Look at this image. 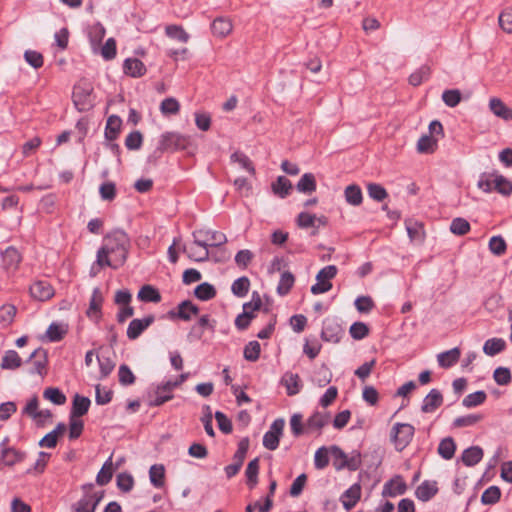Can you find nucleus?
<instances>
[{"label":"nucleus","mask_w":512,"mask_h":512,"mask_svg":"<svg viewBox=\"0 0 512 512\" xmlns=\"http://www.w3.org/2000/svg\"><path fill=\"white\" fill-rule=\"evenodd\" d=\"M329 449L322 446L316 452L314 456V466L316 469H324L329 464Z\"/></svg>","instance_id":"e2e57ef3"},{"label":"nucleus","mask_w":512,"mask_h":512,"mask_svg":"<svg viewBox=\"0 0 512 512\" xmlns=\"http://www.w3.org/2000/svg\"><path fill=\"white\" fill-rule=\"evenodd\" d=\"M443 404V395L437 389H432L423 399L421 411L432 413Z\"/></svg>","instance_id":"4468645a"},{"label":"nucleus","mask_w":512,"mask_h":512,"mask_svg":"<svg viewBox=\"0 0 512 512\" xmlns=\"http://www.w3.org/2000/svg\"><path fill=\"white\" fill-rule=\"evenodd\" d=\"M160 110L165 115H174L179 112L180 105L175 98L169 97L161 102Z\"/></svg>","instance_id":"338daca9"},{"label":"nucleus","mask_w":512,"mask_h":512,"mask_svg":"<svg viewBox=\"0 0 512 512\" xmlns=\"http://www.w3.org/2000/svg\"><path fill=\"white\" fill-rule=\"evenodd\" d=\"M119 383L123 386L132 385L135 383L136 377L126 364H122L118 370Z\"/></svg>","instance_id":"680f3d73"},{"label":"nucleus","mask_w":512,"mask_h":512,"mask_svg":"<svg viewBox=\"0 0 512 512\" xmlns=\"http://www.w3.org/2000/svg\"><path fill=\"white\" fill-rule=\"evenodd\" d=\"M456 451V444L452 437L442 439L438 446V454L445 460H450L454 457Z\"/></svg>","instance_id":"4c0bfd02"},{"label":"nucleus","mask_w":512,"mask_h":512,"mask_svg":"<svg viewBox=\"0 0 512 512\" xmlns=\"http://www.w3.org/2000/svg\"><path fill=\"white\" fill-rule=\"evenodd\" d=\"M470 230V224L469 222L464 218H455L452 220L450 224V231L455 235H465Z\"/></svg>","instance_id":"052dcab7"},{"label":"nucleus","mask_w":512,"mask_h":512,"mask_svg":"<svg viewBox=\"0 0 512 512\" xmlns=\"http://www.w3.org/2000/svg\"><path fill=\"white\" fill-rule=\"evenodd\" d=\"M430 73V67L427 65H422L409 76V83L415 87L419 86L423 81H426L429 78Z\"/></svg>","instance_id":"8fccbe9b"},{"label":"nucleus","mask_w":512,"mask_h":512,"mask_svg":"<svg viewBox=\"0 0 512 512\" xmlns=\"http://www.w3.org/2000/svg\"><path fill=\"white\" fill-rule=\"evenodd\" d=\"M361 497V486L358 483L353 484L341 496L340 500L345 510L350 511L355 507Z\"/></svg>","instance_id":"2eb2a0df"},{"label":"nucleus","mask_w":512,"mask_h":512,"mask_svg":"<svg viewBox=\"0 0 512 512\" xmlns=\"http://www.w3.org/2000/svg\"><path fill=\"white\" fill-rule=\"evenodd\" d=\"M295 278L292 273L290 272H284L281 275L278 287H277V293L281 296H284L288 294L293 287Z\"/></svg>","instance_id":"864d4df0"},{"label":"nucleus","mask_w":512,"mask_h":512,"mask_svg":"<svg viewBox=\"0 0 512 512\" xmlns=\"http://www.w3.org/2000/svg\"><path fill=\"white\" fill-rule=\"evenodd\" d=\"M66 334L67 328L56 322H52L46 331V337L50 342L61 341Z\"/></svg>","instance_id":"c03bdc74"},{"label":"nucleus","mask_w":512,"mask_h":512,"mask_svg":"<svg viewBox=\"0 0 512 512\" xmlns=\"http://www.w3.org/2000/svg\"><path fill=\"white\" fill-rule=\"evenodd\" d=\"M113 476V462L112 457L110 456L105 463L103 464L102 468L98 472L96 476V482L100 486H104L108 484Z\"/></svg>","instance_id":"58836bf2"},{"label":"nucleus","mask_w":512,"mask_h":512,"mask_svg":"<svg viewBox=\"0 0 512 512\" xmlns=\"http://www.w3.org/2000/svg\"><path fill=\"white\" fill-rule=\"evenodd\" d=\"M494 189L503 196H510L512 194V181L507 179L501 174L493 173Z\"/></svg>","instance_id":"7c9ffc66"},{"label":"nucleus","mask_w":512,"mask_h":512,"mask_svg":"<svg viewBox=\"0 0 512 512\" xmlns=\"http://www.w3.org/2000/svg\"><path fill=\"white\" fill-rule=\"evenodd\" d=\"M1 461L6 466H13L16 463L22 462L25 458V452L11 448H4L0 452Z\"/></svg>","instance_id":"bb28decb"},{"label":"nucleus","mask_w":512,"mask_h":512,"mask_svg":"<svg viewBox=\"0 0 512 512\" xmlns=\"http://www.w3.org/2000/svg\"><path fill=\"white\" fill-rule=\"evenodd\" d=\"M43 396L55 405H63L66 402L65 394L58 388H46L43 392Z\"/></svg>","instance_id":"3c124183"},{"label":"nucleus","mask_w":512,"mask_h":512,"mask_svg":"<svg viewBox=\"0 0 512 512\" xmlns=\"http://www.w3.org/2000/svg\"><path fill=\"white\" fill-rule=\"evenodd\" d=\"M330 421L329 414L314 412L306 421L305 428L307 431H319L325 427Z\"/></svg>","instance_id":"4be33fe9"},{"label":"nucleus","mask_w":512,"mask_h":512,"mask_svg":"<svg viewBox=\"0 0 512 512\" xmlns=\"http://www.w3.org/2000/svg\"><path fill=\"white\" fill-rule=\"evenodd\" d=\"M32 360L33 368L30 370V373L44 375L46 373V366L48 364L47 351L43 348L34 350L27 359V362Z\"/></svg>","instance_id":"9d476101"},{"label":"nucleus","mask_w":512,"mask_h":512,"mask_svg":"<svg viewBox=\"0 0 512 512\" xmlns=\"http://www.w3.org/2000/svg\"><path fill=\"white\" fill-rule=\"evenodd\" d=\"M102 303H103V296H102L101 290L98 287H96L93 289V292H92L89 308L87 310V315L92 316L93 314H95L96 316L99 317L101 315Z\"/></svg>","instance_id":"a19ab883"},{"label":"nucleus","mask_w":512,"mask_h":512,"mask_svg":"<svg viewBox=\"0 0 512 512\" xmlns=\"http://www.w3.org/2000/svg\"><path fill=\"white\" fill-rule=\"evenodd\" d=\"M368 195L375 201L382 202L388 197L386 189L377 183H369L367 186Z\"/></svg>","instance_id":"13d9d810"},{"label":"nucleus","mask_w":512,"mask_h":512,"mask_svg":"<svg viewBox=\"0 0 512 512\" xmlns=\"http://www.w3.org/2000/svg\"><path fill=\"white\" fill-rule=\"evenodd\" d=\"M501 490L498 486H490L481 495V502L484 505H493L499 501Z\"/></svg>","instance_id":"09e8293b"},{"label":"nucleus","mask_w":512,"mask_h":512,"mask_svg":"<svg viewBox=\"0 0 512 512\" xmlns=\"http://www.w3.org/2000/svg\"><path fill=\"white\" fill-rule=\"evenodd\" d=\"M130 246V238L124 230L111 231L104 237L103 245L97 251L96 264L101 268H120L127 260Z\"/></svg>","instance_id":"f257e3e1"},{"label":"nucleus","mask_w":512,"mask_h":512,"mask_svg":"<svg viewBox=\"0 0 512 512\" xmlns=\"http://www.w3.org/2000/svg\"><path fill=\"white\" fill-rule=\"evenodd\" d=\"M211 30L215 36L223 38L232 31V23L227 18L218 17L212 22Z\"/></svg>","instance_id":"cd10ccee"},{"label":"nucleus","mask_w":512,"mask_h":512,"mask_svg":"<svg viewBox=\"0 0 512 512\" xmlns=\"http://www.w3.org/2000/svg\"><path fill=\"white\" fill-rule=\"evenodd\" d=\"M199 313V307L193 304L190 300H184L178 304L176 310H170L168 316L170 319H181L183 321H190L193 316Z\"/></svg>","instance_id":"6e6552de"},{"label":"nucleus","mask_w":512,"mask_h":512,"mask_svg":"<svg viewBox=\"0 0 512 512\" xmlns=\"http://www.w3.org/2000/svg\"><path fill=\"white\" fill-rule=\"evenodd\" d=\"M122 120L117 115H111L108 117L105 126V138L109 142L114 141L119 136L121 131Z\"/></svg>","instance_id":"5701e85b"},{"label":"nucleus","mask_w":512,"mask_h":512,"mask_svg":"<svg viewBox=\"0 0 512 512\" xmlns=\"http://www.w3.org/2000/svg\"><path fill=\"white\" fill-rule=\"evenodd\" d=\"M344 334L345 330L336 317H327L324 319L321 331L323 341L338 343Z\"/></svg>","instance_id":"423d86ee"},{"label":"nucleus","mask_w":512,"mask_h":512,"mask_svg":"<svg viewBox=\"0 0 512 512\" xmlns=\"http://www.w3.org/2000/svg\"><path fill=\"white\" fill-rule=\"evenodd\" d=\"M258 474H259V458H254L251 460L245 471V475L247 478V485L250 489H254L258 483Z\"/></svg>","instance_id":"c9c22d12"},{"label":"nucleus","mask_w":512,"mask_h":512,"mask_svg":"<svg viewBox=\"0 0 512 512\" xmlns=\"http://www.w3.org/2000/svg\"><path fill=\"white\" fill-rule=\"evenodd\" d=\"M407 486L402 477L397 475L385 483L383 487V495L395 497L403 495L406 492Z\"/></svg>","instance_id":"dca6fc26"},{"label":"nucleus","mask_w":512,"mask_h":512,"mask_svg":"<svg viewBox=\"0 0 512 512\" xmlns=\"http://www.w3.org/2000/svg\"><path fill=\"white\" fill-rule=\"evenodd\" d=\"M489 108L495 116L505 121L512 120V108H509L501 99L491 98Z\"/></svg>","instance_id":"a211bd4d"},{"label":"nucleus","mask_w":512,"mask_h":512,"mask_svg":"<svg viewBox=\"0 0 512 512\" xmlns=\"http://www.w3.org/2000/svg\"><path fill=\"white\" fill-rule=\"evenodd\" d=\"M506 348V342L502 338H490L483 345V352L488 356H495Z\"/></svg>","instance_id":"72a5a7b5"},{"label":"nucleus","mask_w":512,"mask_h":512,"mask_svg":"<svg viewBox=\"0 0 512 512\" xmlns=\"http://www.w3.org/2000/svg\"><path fill=\"white\" fill-rule=\"evenodd\" d=\"M123 70L126 75L134 78L141 77L146 73L145 65L137 58H127L124 61Z\"/></svg>","instance_id":"6ab92c4d"},{"label":"nucleus","mask_w":512,"mask_h":512,"mask_svg":"<svg viewBox=\"0 0 512 512\" xmlns=\"http://www.w3.org/2000/svg\"><path fill=\"white\" fill-rule=\"evenodd\" d=\"M17 309L12 304H5L0 308V322L3 326H9L16 315Z\"/></svg>","instance_id":"bf43d9fd"},{"label":"nucleus","mask_w":512,"mask_h":512,"mask_svg":"<svg viewBox=\"0 0 512 512\" xmlns=\"http://www.w3.org/2000/svg\"><path fill=\"white\" fill-rule=\"evenodd\" d=\"M116 484L122 492H129L134 486V478L130 473L122 472L117 475Z\"/></svg>","instance_id":"4d7b16f0"},{"label":"nucleus","mask_w":512,"mask_h":512,"mask_svg":"<svg viewBox=\"0 0 512 512\" xmlns=\"http://www.w3.org/2000/svg\"><path fill=\"white\" fill-rule=\"evenodd\" d=\"M216 293L215 287L208 282L199 284L194 290L195 297L201 301L213 299L216 296Z\"/></svg>","instance_id":"ea45409f"},{"label":"nucleus","mask_w":512,"mask_h":512,"mask_svg":"<svg viewBox=\"0 0 512 512\" xmlns=\"http://www.w3.org/2000/svg\"><path fill=\"white\" fill-rule=\"evenodd\" d=\"M190 145V137L177 132H166L160 137L154 154H162L166 151L185 150Z\"/></svg>","instance_id":"f03ea898"},{"label":"nucleus","mask_w":512,"mask_h":512,"mask_svg":"<svg viewBox=\"0 0 512 512\" xmlns=\"http://www.w3.org/2000/svg\"><path fill=\"white\" fill-rule=\"evenodd\" d=\"M154 321L155 316L153 314H149L142 319H133L127 328L128 339H137Z\"/></svg>","instance_id":"1a4fd4ad"},{"label":"nucleus","mask_w":512,"mask_h":512,"mask_svg":"<svg viewBox=\"0 0 512 512\" xmlns=\"http://www.w3.org/2000/svg\"><path fill=\"white\" fill-rule=\"evenodd\" d=\"M250 289V280L246 276L237 278L231 286L232 293L237 297H245Z\"/></svg>","instance_id":"37998d69"},{"label":"nucleus","mask_w":512,"mask_h":512,"mask_svg":"<svg viewBox=\"0 0 512 512\" xmlns=\"http://www.w3.org/2000/svg\"><path fill=\"white\" fill-rule=\"evenodd\" d=\"M261 346L258 341L253 340L245 345L243 356L247 361L255 362L259 359Z\"/></svg>","instance_id":"49530a36"},{"label":"nucleus","mask_w":512,"mask_h":512,"mask_svg":"<svg viewBox=\"0 0 512 512\" xmlns=\"http://www.w3.org/2000/svg\"><path fill=\"white\" fill-rule=\"evenodd\" d=\"M344 195L346 202L352 206H359L363 201L361 188L356 184L347 186Z\"/></svg>","instance_id":"e433bc0d"},{"label":"nucleus","mask_w":512,"mask_h":512,"mask_svg":"<svg viewBox=\"0 0 512 512\" xmlns=\"http://www.w3.org/2000/svg\"><path fill=\"white\" fill-rule=\"evenodd\" d=\"M489 250L496 256L503 255L507 250V244L504 238L500 235L493 236L489 240Z\"/></svg>","instance_id":"de8ad7c7"},{"label":"nucleus","mask_w":512,"mask_h":512,"mask_svg":"<svg viewBox=\"0 0 512 512\" xmlns=\"http://www.w3.org/2000/svg\"><path fill=\"white\" fill-rule=\"evenodd\" d=\"M362 464L361 454L359 451H353L350 456H346L345 460L342 462H333V465L336 470H342L347 468L350 471H356L360 468Z\"/></svg>","instance_id":"393cba45"},{"label":"nucleus","mask_w":512,"mask_h":512,"mask_svg":"<svg viewBox=\"0 0 512 512\" xmlns=\"http://www.w3.org/2000/svg\"><path fill=\"white\" fill-rule=\"evenodd\" d=\"M437 146V140L430 135H423L417 142V150L420 153H432Z\"/></svg>","instance_id":"603ef678"},{"label":"nucleus","mask_w":512,"mask_h":512,"mask_svg":"<svg viewBox=\"0 0 512 512\" xmlns=\"http://www.w3.org/2000/svg\"><path fill=\"white\" fill-rule=\"evenodd\" d=\"M442 100L448 107H456L461 101V93L458 89L445 90L442 94Z\"/></svg>","instance_id":"69168bd1"},{"label":"nucleus","mask_w":512,"mask_h":512,"mask_svg":"<svg viewBox=\"0 0 512 512\" xmlns=\"http://www.w3.org/2000/svg\"><path fill=\"white\" fill-rule=\"evenodd\" d=\"M30 294L34 299L46 301L54 295V289L47 281H36L30 286Z\"/></svg>","instance_id":"9b49d317"},{"label":"nucleus","mask_w":512,"mask_h":512,"mask_svg":"<svg viewBox=\"0 0 512 512\" xmlns=\"http://www.w3.org/2000/svg\"><path fill=\"white\" fill-rule=\"evenodd\" d=\"M338 269L335 265H328L322 268L316 275L317 283L312 285L311 293L314 295L323 294L332 289L330 282L337 275Z\"/></svg>","instance_id":"39448f33"},{"label":"nucleus","mask_w":512,"mask_h":512,"mask_svg":"<svg viewBox=\"0 0 512 512\" xmlns=\"http://www.w3.org/2000/svg\"><path fill=\"white\" fill-rule=\"evenodd\" d=\"M437 492V483L435 481L430 482L426 480L417 487L415 495L419 500L426 502L432 499Z\"/></svg>","instance_id":"aec40b11"},{"label":"nucleus","mask_w":512,"mask_h":512,"mask_svg":"<svg viewBox=\"0 0 512 512\" xmlns=\"http://www.w3.org/2000/svg\"><path fill=\"white\" fill-rule=\"evenodd\" d=\"M483 458V449L479 446H471L465 449L461 455L463 464L472 467L478 464Z\"/></svg>","instance_id":"412c9836"},{"label":"nucleus","mask_w":512,"mask_h":512,"mask_svg":"<svg viewBox=\"0 0 512 512\" xmlns=\"http://www.w3.org/2000/svg\"><path fill=\"white\" fill-rule=\"evenodd\" d=\"M22 365V359L15 350H7L1 360V368L4 370H15Z\"/></svg>","instance_id":"c85d7f7f"},{"label":"nucleus","mask_w":512,"mask_h":512,"mask_svg":"<svg viewBox=\"0 0 512 512\" xmlns=\"http://www.w3.org/2000/svg\"><path fill=\"white\" fill-rule=\"evenodd\" d=\"M73 102L79 111H87L93 105L91 102V89H84L80 86H76L73 92Z\"/></svg>","instance_id":"f8f14e48"},{"label":"nucleus","mask_w":512,"mask_h":512,"mask_svg":"<svg viewBox=\"0 0 512 512\" xmlns=\"http://www.w3.org/2000/svg\"><path fill=\"white\" fill-rule=\"evenodd\" d=\"M293 186L291 181L285 176H279L275 182L272 183V191L280 198L287 197Z\"/></svg>","instance_id":"c756f323"},{"label":"nucleus","mask_w":512,"mask_h":512,"mask_svg":"<svg viewBox=\"0 0 512 512\" xmlns=\"http://www.w3.org/2000/svg\"><path fill=\"white\" fill-rule=\"evenodd\" d=\"M165 386V382L158 384L153 392L149 393L150 400L148 405L150 407H158L163 405L165 402L173 398V390H164L162 387Z\"/></svg>","instance_id":"ddd939ff"},{"label":"nucleus","mask_w":512,"mask_h":512,"mask_svg":"<svg viewBox=\"0 0 512 512\" xmlns=\"http://www.w3.org/2000/svg\"><path fill=\"white\" fill-rule=\"evenodd\" d=\"M194 245L200 248L218 247L227 242L224 233L210 229H198L192 234Z\"/></svg>","instance_id":"20e7f679"},{"label":"nucleus","mask_w":512,"mask_h":512,"mask_svg":"<svg viewBox=\"0 0 512 512\" xmlns=\"http://www.w3.org/2000/svg\"><path fill=\"white\" fill-rule=\"evenodd\" d=\"M482 419V414H469L465 416H460L453 421V426L456 428L469 427L480 422Z\"/></svg>","instance_id":"6e6d98bb"},{"label":"nucleus","mask_w":512,"mask_h":512,"mask_svg":"<svg viewBox=\"0 0 512 512\" xmlns=\"http://www.w3.org/2000/svg\"><path fill=\"white\" fill-rule=\"evenodd\" d=\"M487 395L484 391H476L474 393H470L462 401V405L466 408L476 407L485 402Z\"/></svg>","instance_id":"a18cd8bd"},{"label":"nucleus","mask_w":512,"mask_h":512,"mask_svg":"<svg viewBox=\"0 0 512 512\" xmlns=\"http://www.w3.org/2000/svg\"><path fill=\"white\" fill-rule=\"evenodd\" d=\"M461 355V351L458 347H454L448 351L442 352L438 354L437 360L438 364L442 368H449L455 365Z\"/></svg>","instance_id":"a878e982"},{"label":"nucleus","mask_w":512,"mask_h":512,"mask_svg":"<svg viewBox=\"0 0 512 512\" xmlns=\"http://www.w3.org/2000/svg\"><path fill=\"white\" fill-rule=\"evenodd\" d=\"M316 179L312 173H305L298 181L296 188L299 192L304 194H311L316 191Z\"/></svg>","instance_id":"473e14b6"},{"label":"nucleus","mask_w":512,"mask_h":512,"mask_svg":"<svg viewBox=\"0 0 512 512\" xmlns=\"http://www.w3.org/2000/svg\"><path fill=\"white\" fill-rule=\"evenodd\" d=\"M281 384L285 386L288 396L298 394L302 388L300 377L296 373L286 372L281 378Z\"/></svg>","instance_id":"f3484780"},{"label":"nucleus","mask_w":512,"mask_h":512,"mask_svg":"<svg viewBox=\"0 0 512 512\" xmlns=\"http://www.w3.org/2000/svg\"><path fill=\"white\" fill-rule=\"evenodd\" d=\"M498 22L506 33H512V8L504 9L498 17Z\"/></svg>","instance_id":"774afa93"},{"label":"nucleus","mask_w":512,"mask_h":512,"mask_svg":"<svg viewBox=\"0 0 512 512\" xmlns=\"http://www.w3.org/2000/svg\"><path fill=\"white\" fill-rule=\"evenodd\" d=\"M149 478L151 484L156 488L164 486L165 469L161 464H154L150 467Z\"/></svg>","instance_id":"79ce46f5"},{"label":"nucleus","mask_w":512,"mask_h":512,"mask_svg":"<svg viewBox=\"0 0 512 512\" xmlns=\"http://www.w3.org/2000/svg\"><path fill=\"white\" fill-rule=\"evenodd\" d=\"M2 260L6 269H16L21 261V256L16 248L10 246L2 253Z\"/></svg>","instance_id":"2f4dec72"},{"label":"nucleus","mask_w":512,"mask_h":512,"mask_svg":"<svg viewBox=\"0 0 512 512\" xmlns=\"http://www.w3.org/2000/svg\"><path fill=\"white\" fill-rule=\"evenodd\" d=\"M285 421L283 418L275 419L270 425L269 430L263 436V446L274 451L279 446L280 438L283 434Z\"/></svg>","instance_id":"0eeeda50"},{"label":"nucleus","mask_w":512,"mask_h":512,"mask_svg":"<svg viewBox=\"0 0 512 512\" xmlns=\"http://www.w3.org/2000/svg\"><path fill=\"white\" fill-rule=\"evenodd\" d=\"M90 405H91V401L88 397L81 396L79 394H75V396L73 398V402H72V409H71L70 416L79 418V417L85 415L88 412Z\"/></svg>","instance_id":"b1692460"},{"label":"nucleus","mask_w":512,"mask_h":512,"mask_svg":"<svg viewBox=\"0 0 512 512\" xmlns=\"http://www.w3.org/2000/svg\"><path fill=\"white\" fill-rule=\"evenodd\" d=\"M296 224L302 229L314 228L316 227V215L308 212H301L296 218Z\"/></svg>","instance_id":"0e129e2a"},{"label":"nucleus","mask_w":512,"mask_h":512,"mask_svg":"<svg viewBox=\"0 0 512 512\" xmlns=\"http://www.w3.org/2000/svg\"><path fill=\"white\" fill-rule=\"evenodd\" d=\"M415 428L409 423H395L390 431V440L395 449L403 451L412 441Z\"/></svg>","instance_id":"7ed1b4c3"},{"label":"nucleus","mask_w":512,"mask_h":512,"mask_svg":"<svg viewBox=\"0 0 512 512\" xmlns=\"http://www.w3.org/2000/svg\"><path fill=\"white\" fill-rule=\"evenodd\" d=\"M166 35L170 38L177 39L182 43H186L189 40V34L179 25H168L165 28Z\"/></svg>","instance_id":"5fc2aeb1"},{"label":"nucleus","mask_w":512,"mask_h":512,"mask_svg":"<svg viewBox=\"0 0 512 512\" xmlns=\"http://www.w3.org/2000/svg\"><path fill=\"white\" fill-rule=\"evenodd\" d=\"M138 299L143 302L158 303L161 301V295L158 289L151 285H144L138 292Z\"/></svg>","instance_id":"f704fd0d"}]
</instances>
